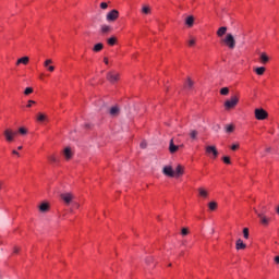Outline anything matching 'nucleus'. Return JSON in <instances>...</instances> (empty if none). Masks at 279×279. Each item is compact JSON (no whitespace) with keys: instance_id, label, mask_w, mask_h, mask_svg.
Returning a JSON list of instances; mask_svg holds the SVG:
<instances>
[{"instance_id":"obj_1","label":"nucleus","mask_w":279,"mask_h":279,"mask_svg":"<svg viewBox=\"0 0 279 279\" xmlns=\"http://www.w3.org/2000/svg\"><path fill=\"white\" fill-rule=\"evenodd\" d=\"M222 43L229 47V49H234L236 47V40L234 39V35L228 33L226 38L222 39Z\"/></svg>"},{"instance_id":"obj_2","label":"nucleus","mask_w":279,"mask_h":279,"mask_svg":"<svg viewBox=\"0 0 279 279\" xmlns=\"http://www.w3.org/2000/svg\"><path fill=\"white\" fill-rule=\"evenodd\" d=\"M3 134L7 143H12L14 142V138L17 136L19 132L13 131L12 129H7L4 130Z\"/></svg>"},{"instance_id":"obj_3","label":"nucleus","mask_w":279,"mask_h":279,"mask_svg":"<svg viewBox=\"0 0 279 279\" xmlns=\"http://www.w3.org/2000/svg\"><path fill=\"white\" fill-rule=\"evenodd\" d=\"M239 104V97L232 96L230 100L225 101V108L227 110H230L232 108H235V106Z\"/></svg>"},{"instance_id":"obj_4","label":"nucleus","mask_w":279,"mask_h":279,"mask_svg":"<svg viewBox=\"0 0 279 279\" xmlns=\"http://www.w3.org/2000/svg\"><path fill=\"white\" fill-rule=\"evenodd\" d=\"M267 117H269V113H267L265 109H255V119H257V121H265Z\"/></svg>"},{"instance_id":"obj_5","label":"nucleus","mask_w":279,"mask_h":279,"mask_svg":"<svg viewBox=\"0 0 279 279\" xmlns=\"http://www.w3.org/2000/svg\"><path fill=\"white\" fill-rule=\"evenodd\" d=\"M120 74L117 71H110L107 73V80L110 84H116L119 82Z\"/></svg>"},{"instance_id":"obj_6","label":"nucleus","mask_w":279,"mask_h":279,"mask_svg":"<svg viewBox=\"0 0 279 279\" xmlns=\"http://www.w3.org/2000/svg\"><path fill=\"white\" fill-rule=\"evenodd\" d=\"M60 197L66 206H69L73 202V199H75V196H73V194L71 193H63L60 195Z\"/></svg>"},{"instance_id":"obj_7","label":"nucleus","mask_w":279,"mask_h":279,"mask_svg":"<svg viewBox=\"0 0 279 279\" xmlns=\"http://www.w3.org/2000/svg\"><path fill=\"white\" fill-rule=\"evenodd\" d=\"M162 173L163 175H167V178H175V171L171 166H165L162 169Z\"/></svg>"},{"instance_id":"obj_8","label":"nucleus","mask_w":279,"mask_h":279,"mask_svg":"<svg viewBox=\"0 0 279 279\" xmlns=\"http://www.w3.org/2000/svg\"><path fill=\"white\" fill-rule=\"evenodd\" d=\"M254 213L257 214V217L260 219L262 226H269V218L263 213H258V209H254Z\"/></svg>"},{"instance_id":"obj_9","label":"nucleus","mask_w":279,"mask_h":279,"mask_svg":"<svg viewBox=\"0 0 279 279\" xmlns=\"http://www.w3.org/2000/svg\"><path fill=\"white\" fill-rule=\"evenodd\" d=\"M117 19H119V12L117 10H111L108 14H107V21L109 23H114V21H117Z\"/></svg>"},{"instance_id":"obj_10","label":"nucleus","mask_w":279,"mask_h":279,"mask_svg":"<svg viewBox=\"0 0 279 279\" xmlns=\"http://www.w3.org/2000/svg\"><path fill=\"white\" fill-rule=\"evenodd\" d=\"M206 154L208 155L213 154L214 158H217V156H219V151L217 150L216 146H207Z\"/></svg>"},{"instance_id":"obj_11","label":"nucleus","mask_w":279,"mask_h":279,"mask_svg":"<svg viewBox=\"0 0 279 279\" xmlns=\"http://www.w3.org/2000/svg\"><path fill=\"white\" fill-rule=\"evenodd\" d=\"M49 64H53V60L47 59V60L44 62V66H45L46 69H48V71H50V73H53V72L56 71V66L49 65Z\"/></svg>"},{"instance_id":"obj_12","label":"nucleus","mask_w":279,"mask_h":279,"mask_svg":"<svg viewBox=\"0 0 279 279\" xmlns=\"http://www.w3.org/2000/svg\"><path fill=\"white\" fill-rule=\"evenodd\" d=\"M180 149V146L175 145L173 143V138L170 140V143H169V151L170 154H175V151H178Z\"/></svg>"},{"instance_id":"obj_13","label":"nucleus","mask_w":279,"mask_h":279,"mask_svg":"<svg viewBox=\"0 0 279 279\" xmlns=\"http://www.w3.org/2000/svg\"><path fill=\"white\" fill-rule=\"evenodd\" d=\"M180 175H184V167L179 165L174 170V178H180Z\"/></svg>"},{"instance_id":"obj_14","label":"nucleus","mask_w":279,"mask_h":279,"mask_svg":"<svg viewBox=\"0 0 279 279\" xmlns=\"http://www.w3.org/2000/svg\"><path fill=\"white\" fill-rule=\"evenodd\" d=\"M121 112V110L119 109V107L114 106V107H111L110 110H109V114L111 117H119V113Z\"/></svg>"},{"instance_id":"obj_15","label":"nucleus","mask_w":279,"mask_h":279,"mask_svg":"<svg viewBox=\"0 0 279 279\" xmlns=\"http://www.w3.org/2000/svg\"><path fill=\"white\" fill-rule=\"evenodd\" d=\"M194 23H195V17L193 15H189L185 19V25H187V27H193Z\"/></svg>"},{"instance_id":"obj_16","label":"nucleus","mask_w":279,"mask_h":279,"mask_svg":"<svg viewBox=\"0 0 279 279\" xmlns=\"http://www.w3.org/2000/svg\"><path fill=\"white\" fill-rule=\"evenodd\" d=\"M63 156L68 159L71 160L73 158V153L71 151L70 147H65L63 150Z\"/></svg>"},{"instance_id":"obj_17","label":"nucleus","mask_w":279,"mask_h":279,"mask_svg":"<svg viewBox=\"0 0 279 279\" xmlns=\"http://www.w3.org/2000/svg\"><path fill=\"white\" fill-rule=\"evenodd\" d=\"M228 32V27L226 26H221L220 28H218L217 31V36L219 38H221L222 36H226V33Z\"/></svg>"},{"instance_id":"obj_18","label":"nucleus","mask_w":279,"mask_h":279,"mask_svg":"<svg viewBox=\"0 0 279 279\" xmlns=\"http://www.w3.org/2000/svg\"><path fill=\"white\" fill-rule=\"evenodd\" d=\"M245 247H247V245L245 243H243V240L239 239L235 242V248L236 250H245Z\"/></svg>"},{"instance_id":"obj_19","label":"nucleus","mask_w":279,"mask_h":279,"mask_svg":"<svg viewBox=\"0 0 279 279\" xmlns=\"http://www.w3.org/2000/svg\"><path fill=\"white\" fill-rule=\"evenodd\" d=\"M39 210H40L41 213H49V203H41V204L39 205Z\"/></svg>"},{"instance_id":"obj_20","label":"nucleus","mask_w":279,"mask_h":279,"mask_svg":"<svg viewBox=\"0 0 279 279\" xmlns=\"http://www.w3.org/2000/svg\"><path fill=\"white\" fill-rule=\"evenodd\" d=\"M197 136H199L197 130H190V138H192V141H197Z\"/></svg>"},{"instance_id":"obj_21","label":"nucleus","mask_w":279,"mask_h":279,"mask_svg":"<svg viewBox=\"0 0 279 279\" xmlns=\"http://www.w3.org/2000/svg\"><path fill=\"white\" fill-rule=\"evenodd\" d=\"M259 58H260L262 64H267V62H269V57L265 52H263Z\"/></svg>"},{"instance_id":"obj_22","label":"nucleus","mask_w":279,"mask_h":279,"mask_svg":"<svg viewBox=\"0 0 279 279\" xmlns=\"http://www.w3.org/2000/svg\"><path fill=\"white\" fill-rule=\"evenodd\" d=\"M16 64H29V57L20 58Z\"/></svg>"},{"instance_id":"obj_23","label":"nucleus","mask_w":279,"mask_h":279,"mask_svg":"<svg viewBox=\"0 0 279 279\" xmlns=\"http://www.w3.org/2000/svg\"><path fill=\"white\" fill-rule=\"evenodd\" d=\"M100 29H101V33H102V34H110V32H112V27H110V26H108V25H102V26L100 27Z\"/></svg>"},{"instance_id":"obj_24","label":"nucleus","mask_w":279,"mask_h":279,"mask_svg":"<svg viewBox=\"0 0 279 279\" xmlns=\"http://www.w3.org/2000/svg\"><path fill=\"white\" fill-rule=\"evenodd\" d=\"M101 49H104V44L98 43L94 46L93 51H95V53H99V51H101Z\"/></svg>"},{"instance_id":"obj_25","label":"nucleus","mask_w":279,"mask_h":279,"mask_svg":"<svg viewBox=\"0 0 279 279\" xmlns=\"http://www.w3.org/2000/svg\"><path fill=\"white\" fill-rule=\"evenodd\" d=\"M107 43L110 47H114V45H117V37H110L107 39Z\"/></svg>"},{"instance_id":"obj_26","label":"nucleus","mask_w":279,"mask_h":279,"mask_svg":"<svg viewBox=\"0 0 279 279\" xmlns=\"http://www.w3.org/2000/svg\"><path fill=\"white\" fill-rule=\"evenodd\" d=\"M198 193H199V196H201V197H208V191H206V190L203 189V187H199V189H198Z\"/></svg>"},{"instance_id":"obj_27","label":"nucleus","mask_w":279,"mask_h":279,"mask_svg":"<svg viewBox=\"0 0 279 279\" xmlns=\"http://www.w3.org/2000/svg\"><path fill=\"white\" fill-rule=\"evenodd\" d=\"M265 71H266L265 66H260V68H256V69H255V73H256L257 75H264V74H265Z\"/></svg>"},{"instance_id":"obj_28","label":"nucleus","mask_w":279,"mask_h":279,"mask_svg":"<svg viewBox=\"0 0 279 279\" xmlns=\"http://www.w3.org/2000/svg\"><path fill=\"white\" fill-rule=\"evenodd\" d=\"M37 121H39V123H43V121H47V116L45 113H38Z\"/></svg>"},{"instance_id":"obj_29","label":"nucleus","mask_w":279,"mask_h":279,"mask_svg":"<svg viewBox=\"0 0 279 279\" xmlns=\"http://www.w3.org/2000/svg\"><path fill=\"white\" fill-rule=\"evenodd\" d=\"M208 208L209 210H217V202H210Z\"/></svg>"},{"instance_id":"obj_30","label":"nucleus","mask_w":279,"mask_h":279,"mask_svg":"<svg viewBox=\"0 0 279 279\" xmlns=\"http://www.w3.org/2000/svg\"><path fill=\"white\" fill-rule=\"evenodd\" d=\"M230 94V88H228V87H222L221 89H220V95H229Z\"/></svg>"},{"instance_id":"obj_31","label":"nucleus","mask_w":279,"mask_h":279,"mask_svg":"<svg viewBox=\"0 0 279 279\" xmlns=\"http://www.w3.org/2000/svg\"><path fill=\"white\" fill-rule=\"evenodd\" d=\"M226 132H227L228 134H231V132H234V125L228 124V125L226 126Z\"/></svg>"},{"instance_id":"obj_32","label":"nucleus","mask_w":279,"mask_h":279,"mask_svg":"<svg viewBox=\"0 0 279 279\" xmlns=\"http://www.w3.org/2000/svg\"><path fill=\"white\" fill-rule=\"evenodd\" d=\"M243 236H244V239H250V229H247V228L243 229Z\"/></svg>"},{"instance_id":"obj_33","label":"nucleus","mask_w":279,"mask_h":279,"mask_svg":"<svg viewBox=\"0 0 279 279\" xmlns=\"http://www.w3.org/2000/svg\"><path fill=\"white\" fill-rule=\"evenodd\" d=\"M193 85H194L193 81L191 78H189L187 83L185 85V88L191 89V88H193Z\"/></svg>"},{"instance_id":"obj_34","label":"nucleus","mask_w":279,"mask_h":279,"mask_svg":"<svg viewBox=\"0 0 279 279\" xmlns=\"http://www.w3.org/2000/svg\"><path fill=\"white\" fill-rule=\"evenodd\" d=\"M142 12L143 14H149L151 12V9H149V7H143Z\"/></svg>"},{"instance_id":"obj_35","label":"nucleus","mask_w":279,"mask_h":279,"mask_svg":"<svg viewBox=\"0 0 279 279\" xmlns=\"http://www.w3.org/2000/svg\"><path fill=\"white\" fill-rule=\"evenodd\" d=\"M32 93H34V88H32V87H27V88L24 90V95H32Z\"/></svg>"},{"instance_id":"obj_36","label":"nucleus","mask_w":279,"mask_h":279,"mask_svg":"<svg viewBox=\"0 0 279 279\" xmlns=\"http://www.w3.org/2000/svg\"><path fill=\"white\" fill-rule=\"evenodd\" d=\"M19 132H20V134L25 135V134H27V129H25V128H20V129H19Z\"/></svg>"},{"instance_id":"obj_37","label":"nucleus","mask_w":279,"mask_h":279,"mask_svg":"<svg viewBox=\"0 0 279 279\" xmlns=\"http://www.w3.org/2000/svg\"><path fill=\"white\" fill-rule=\"evenodd\" d=\"M48 159L50 160V162H58V158H56L53 155H50Z\"/></svg>"},{"instance_id":"obj_38","label":"nucleus","mask_w":279,"mask_h":279,"mask_svg":"<svg viewBox=\"0 0 279 279\" xmlns=\"http://www.w3.org/2000/svg\"><path fill=\"white\" fill-rule=\"evenodd\" d=\"M225 165H231L230 157L222 158Z\"/></svg>"},{"instance_id":"obj_39","label":"nucleus","mask_w":279,"mask_h":279,"mask_svg":"<svg viewBox=\"0 0 279 279\" xmlns=\"http://www.w3.org/2000/svg\"><path fill=\"white\" fill-rule=\"evenodd\" d=\"M140 147L142 149H146L147 148V142H145V141L141 142Z\"/></svg>"},{"instance_id":"obj_40","label":"nucleus","mask_w":279,"mask_h":279,"mask_svg":"<svg viewBox=\"0 0 279 279\" xmlns=\"http://www.w3.org/2000/svg\"><path fill=\"white\" fill-rule=\"evenodd\" d=\"M100 8H101V10H108V3L101 2Z\"/></svg>"},{"instance_id":"obj_41","label":"nucleus","mask_w":279,"mask_h":279,"mask_svg":"<svg viewBox=\"0 0 279 279\" xmlns=\"http://www.w3.org/2000/svg\"><path fill=\"white\" fill-rule=\"evenodd\" d=\"M181 234H182L183 236H186V234H189V229L183 228V229L181 230Z\"/></svg>"},{"instance_id":"obj_42","label":"nucleus","mask_w":279,"mask_h":279,"mask_svg":"<svg viewBox=\"0 0 279 279\" xmlns=\"http://www.w3.org/2000/svg\"><path fill=\"white\" fill-rule=\"evenodd\" d=\"M34 104H36V101L34 100H28V104H27V108H32V106H34Z\"/></svg>"},{"instance_id":"obj_43","label":"nucleus","mask_w":279,"mask_h":279,"mask_svg":"<svg viewBox=\"0 0 279 279\" xmlns=\"http://www.w3.org/2000/svg\"><path fill=\"white\" fill-rule=\"evenodd\" d=\"M231 149H232V151H236V149H239V144H233L231 146Z\"/></svg>"},{"instance_id":"obj_44","label":"nucleus","mask_w":279,"mask_h":279,"mask_svg":"<svg viewBox=\"0 0 279 279\" xmlns=\"http://www.w3.org/2000/svg\"><path fill=\"white\" fill-rule=\"evenodd\" d=\"M219 130H221V125L216 124V125L214 126V131H215V132H219Z\"/></svg>"},{"instance_id":"obj_45","label":"nucleus","mask_w":279,"mask_h":279,"mask_svg":"<svg viewBox=\"0 0 279 279\" xmlns=\"http://www.w3.org/2000/svg\"><path fill=\"white\" fill-rule=\"evenodd\" d=\"M189 45H190V47H193V46L195 45V39H191V40L189 41Z\"/></svg>"},{"instance_id":"obj_46","label":"nucleus","mask_w":279,"mask_h":279,"mask_svg":"<svg viewBox=\"0 0 279 279\" xmlns=\"http://www.w3.org/2000/svg\"><path fill=\"white\" fill-rule=\"evenodd\" d=\"M275 263H277V265H279V256L275 257Z\"/></svg>"},{"instance_id":"obj_47","label":"nucleus","mask_w":279,"mask_h":279,"mask_svg":"<svg viewBox=\"0 0 279 279\" xmlns=\"http://www.w3.org/2000/svg\"><path fill=\"white\" fill-rule=\"evenodd\" d=\"M12 154H14V156H20L19 151L16 150H12Z\"/></svg>"},{"instance_id":"obj_48","label":"nucleus","mask_w":279,"mask_h":279,"mask_svg":"<svg viewBox=\"0 0 279 279\" xmlns=\"http://www.w3.org/2000/svg\"><path fill=\"white\" fill-rule=\"evenodd\" d=\"M19 247H14V254H19Z\"/></svg>"},{"instance_id":"obj_49","label":"nucleus","mask_w":279,"mask_h":279,"mask_svg":"<svg viewBox=\"0 0 279 279\" xmlns=\"http://www.w3.org/2000/svg\"><path fill=\"white\" fill-rule=\"evenodd\" d=\"M104 62H105V64H108V58H104Z\"/></svg>"},{"instance_id":"obj_50","label":"nucleus","mask_w":279,"mask_h":279,"mask_svg":"<svg viewBox=\"0 0 279 279\" xmlns=\"http://www.w3.org/2000/svg\"><path fill=\"white\" fill-rule=\"evenodd\" d=\"M265 206H262V213H263V215H265Z\"/></svg>"},{"instance_id":"obj_51","label":"nucleus","mask_w":279,"mask_h":279,"mask_svg":"<svg viewBox=\"0 0 279 279\" xmlns=\"http://www.w3.org/2000/svg\"><path fill=\"white\" fill-rule=\"evenodd\" d=\"M17 149H19V150L23 149V146H19Z\"/></svg>"},{"instance_id":"obj_52","label":"nucleus","mask_w":279,"mask_h":279,"mask_svg":"<svg viewBox=\"0 0 279 279\" xmlns=\"http://www.w3.org/2000/svg\"><path fill=\"white\" fill-rule=\"evenodd\" d=\"M267 151H271V148H267Z\"/></svg>"},{"instance_id":"obj_53","label":"nucleus","mask_w":279,"mask_h":279,"mask_svg":"<svg viewBox=\"0 0 279 279\" xmlns=\"http://www.w3.org/2000/svg\"><path fill=\"white\" fill-rule=\"evenodd\" d=\"M2 184H3V183L0 182V190H1Z\"/></svg>"},{"instance_id":"obj_54","label":"nucleus","mask_w":279,"mask_h":279,"mask_svg":"<svg viewBox=\"0 0 279 279\" xmlns=\"http://www.w3.org/2000/svg\"><path fill=\"white\" fill-rule=\"evenodd\" d=\"M211 233H215V229L211 230Z\"/></svg>"},{"instance_id":"obj_55","label":"nucleus","mask_w":279,"mask_h":279,"mask_svg":"<svg viewBox=\"0 0 279 279\" xmlns=\"http://www.w3.org/2000/svg\"><path fill=\"white\" fill-rule=\"evenodd\" d=\"M76 207L78 208V207H80V205H77V204H76Z\"/></svg>"}]
</instances>
